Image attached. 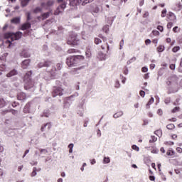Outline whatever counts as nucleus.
Wrapping results in <instances>:
<instances>
[{
  "label": "nucleus",
  "mask_w": 182,
  "mask_h": 182,
  "mask_svg": "<svg viewBox=\"0 0 182 182\" xmlns=\"http://www.w3.org/2000/svg\"><path fill=\"white\" fill-rule=\"evenodd\" d=\"M165 144H166L167 146H173L174 145V142L169 141L165 142Z\"/></svg>",
  "instance_id": "obj_50"
},
{
  "label": "nucleus",
  "mask_w": 182,
  "mask_h": 182,
  "mask_svg": "<svg viewBox=\"0 0 182 182\" xmlns=\"http://www.w3.org/2000/svg\"><path fill=\"white\" fill-rule=\"evenodd\" d=\"M152 33H153V35H154L155 36H159V35H160V32H159V31H157V30H154V31H152Z\"/></svg>",
  "instance_id": "obj_45"
},
{
  "label": "nucleus",
  "mask_w": 182,
  "mask_h": 182,
  "mask_svg": "<svg viewBox=\"0 0 182 182\" xmlns=\"http://www.w3.org/2000/svg\"><path fill=\"white\" fill-rule=\"evenodd\" d=\"M85 60V56L83 55H70L66 59V65L69 68H73V66H77L80 65L82 62Z\"/></svg>",
  "instance_id": "obj_1"
},
{
  "label": "nucleus",
  "mask_w": 182,
  "mask_h": 182,
  "mask_svg": "<svg viewBox=\"0 0 182 182\" xmlns=\"http://www.w3.org/2000/svg\"><path fill=\"white\" fill-rule=\"evenodd\" d=\"M176 151H177V153L181 154L182 153V148L181 147H177L176 148Z\"/></svg>",
  "instance_id": "obj_63"
},
{
  "label": "nucleus",
  "mask_w": 182,
  "mask_h": 182,
  "mask_svg": "<svg viewBox=\"0 0 182 182\" xmlns=\"http://www.w3.org/2000/svg\"><path fill=\"white\" fill-rule=\"evenodd\" d=\"M21 66L23 69H28L31 66V59H26L21 63Z\"/></svg>",
  "instance_id": "obj_8"
},
{
  "label": "nucleus",
  "mask_w": 182,
  "mask_h": 182,
  "mask_svg": "<svg viewBox=\"0 0 182 182\" xmlns=\"http://www.w3.org/2000/svg\"><path fill=\"white\" fill-rule=\"evenodd\" d=\"M165 49H166V47H164V46H163V45H159L156 48V50H157V52H159V53H161V52H164Z\"/></svg>",
  "instance_id": "obj_19"
},
{
  "label": "nucleus",
  "mask_w": 182,
  "mask_h": 182,
  "mask_svg": "<svg viewBox=\"0 0 182 182\" xmlns=\"http://www.w3.org/2000/svg\"><path fill=\"white\" fill-rule=\"evenodd\" d=\"M33 14H39V12H42V8L41 7H36L33 11Z\"/></svg>",
  "instance_id": "obj_30"
},
{
  "label": "nucleus",
  "mask_w": 182,
  "mask_h": 182,
  "mask_svg": "<svg viewBox=\"0 0 182 182\" xmlns=\"http://www.w3.org/2000/svg\"><path fill=\"white\" fill-rule=\"evenodd\" d=\"M32 70L27 71L26 74L23 76V82H28V80H32V75H33Z\"/></svg>",
  "instance_id": "obj_9"
},
{
  "label": "nucleus",
  "mask_w": 182,
  "mask_h": 182,
  "mask_svg": "<svg viewBox=\"0 0 182 182\" xmlns=\"http://www.w3.org/2000/svg\"><path fill=\"white\" fill-rule=\"evenodd\" d=\"M18 100H26V94L25 92H19L17 95Z\"/></svg>",
  "instance_id": "obj_12"
},
{
  "label": "nucleus",
  "mask_w": 182,
  "mask_h": 182,
  "mask_svg": "<svg viewBox=\"0 0 182 182\" xmlns=\"http://www.w3.org/2000/svg\"><path fill=\"white\" fill-rule=\"evenodd\" d=\"M21 56H22L23 58H31V54L28 53L27 51L23 50L21 52Z\"/></svg>",
  "instance_id": "obj_20"
},
{
  "label": "nucleus",
  "mask_w": 182,
  "mask_h": 182,
  "mask_svg": "<svg viewBox=\"0 0 182 182\" xmlns=\"http://www.w3.org/2000/svg\"><path fill=\"white\" fill-rule=\"evenodd\" d=\"M97 58L99 59H100V60H105V59H106V54H105V53H103L102 52H99Z\"/></svg>",
  "instance_id": "obj_16"
},
{
  "label": "nucleus",
  "mask_w": 182,
  "mask_h": 182,
  "mask_svg": "<svg viewBox=\"0 0 182 182\" xmlns=\"http://www.w3.org/2000/svg\"><path fill=\"white\" fill-rule=\"evenodd\" d=\"M52 65V61L50 60H46L44 62V66L45 68H49Z\"/></svg>",
  "instance_id": "obj_33"
},
{
  "label": "nucleus",
  "mask_w": 182,
  "mask_h": 182,
  "mask_svg": "<svg viewBox=\"0 0 182 182\" xmlns=\"http://www.w3.org/2000/svg\"><path fill=\"white\" fill-rule=\"evenodd\" d=\"M51 96L52 97H56V96H63V88L58 86L53 87Z\"/></svg>",
  "instance_id": "obj_4"
},
{
  "label": "nucleus",
  "mask_w": 182,
  "mask_h": 182,
  "mask_svg": "<svg viewBox=\"0 0 182 182\" xmlns=\"http://www.w3.org/2000/svg\"><path fill=\"white\" fill-rule=\"evenodd\" d=\"M5 106H6V101L4 98H0V109L5 107Z\"/></svg>",
  "instance_id": "obj_21"
},
{
  "label": "nucleus",
  "mask_w": 182,
  "mask_h": 182,
  "mask_svg": "<svg viewBox=\"0 0 182 182\" xmlns=\"http://www.w3.org/2000/svg\"><path fill=\"white\" fill-rule=\"evenodd\" d=\"M154 134H156V136L160 137V136H161V134H162L161 129H158V130L155 131Z\"/></svg>",
  "instance_id": "obj_36"
},
{
  "label": "nucleus",
  "mask_w": 182,
  "mask_h": 182,
  "mask_svg": "<svg viewBox=\"0 0 182 182\" xmlns=\"http://www.w3.org/2000/svg\"><path fill=\"white\" fill-rule=\"evenodd\" d=\"M166 15H167V10L164 9L161 11V18H166Z\"/></svg>",
  "instance_id": "obj_38"
},
{
  "label": "nucleus",
  "mask_w": 182,
  "mask_h": 182,
  "mask_svg": "<svg viewBox=\"0 0 182 182\" xmlns=\"http://www.w3.org/2000/svg\"><path fill=\"white\" fill-rule=\"evenodd\" d=\"M50 73L51 76H52L53 78L56 77V75H57V74H56V68H55L54 70L52 69V70H50Z\"/></svg>",
  "instance_id": "obj_31"
},
{
  "label": "nucleus",
  "mask_w": 182,
  "mask_h": 182,
  "mask_svg": "<svg viewBox=\"0 0 182 182\" xmlns=\"http://www.w3.org/2000/svg\"><path fill=\"white\" fill-rule=\"evenodd\" d=\"M173 32H174V33H177V32H178V26H175L173 28Z\"/></svg>",
  "instance_id": "obj_59"
},
{
  "label": "nucleus",
  "mask_w": 182,
  "mask_h": 182,
  "mask_svg": "<svg viewBox=\"0 0 182 182\" xmlns=\"http://www.w3.org/2000/svg\"><path fill=\"white\" fill-rule=\"evenodd\" d=\"M26 16H27V21L28 22V21L31 20V13L30 12H27L26 13Z\"/></svg>",
  "instance_id": "obj_57"
},
{
  "label": "nucleus",
  "mask_w": 182,
  "mask_h": 182,
  "mask_svg": "<svg viewBox=\"0 0 182 182\" xmlns=\"http://www.w3.org/2000/svg\"><path fill=\"white\" fill-rule=\"evenodd\" d=\"M171 102V98L170 97L166 98L164 100V103H166V105H168V103H170Z\"/></svg>",
  "instance_id": "obj_44"
},
{
  "label": "nucleus",
  "mask_w": 182,
  "mask_h": 182,
  "mask_svg": "<svg viewBox=\"0 0 182 182\" xmlns=\"http://www.w3.org/2000/svg\"><path fill=\"white\" fill-rule=\"evenodd\" d=\"M104 164H107L110 163V158L109 157H105L103 160Z\"/></svg>",
  "instance_id": "obj_35"
},
{
  "label": "nucleus",
  "mask_w": 182,
  "mask_h": 182,
  "mask_svg": "<svg viewBox=\"0 0 182 182\" xmlns=\"http://www.w3.org/2000/svg\"><path fill=\"white\" fill-rule=\"evenodd\" d=\"M6 113H11V110L10 109H5V110H3L1 114L4 116L5 114H6Z\"/></svg>",
  "instance_id": "obj_43"
},
{
  "label": "nucleus",
  "mask_w": 182,
  "mask_h": 182,
  "mask_svg": "<svg viewBox=\"0 0 182 182\" xmlns=\"http://www.w3.org/2000/svg\"><path fill=\"white\" fill-rule=\"evenodd\" d=\"M67 45H70V46H77L78 45H80V39L77 33H72L70 34L67 40Z\"/></svg>",
  "instance_id": "obj_3"
},
{
  "label": "nucleus",
  "mask_w": 182,
  "mask_h": 182,
  "mask_svg": "<svg viewBox=\"0 0 182 182\" xmlns=\"http://www.w3.org/2000/svg\"><path fill=\"white\" fill-rule=\"evenodd\" d=\"M73 144H70L68 145V148L70 149H69V153H73Z\"/></svg>",
  "instance_id": "obj_39"
},
{
  "label": "nucleus",
  "mask_w": 182,
  "mask_h": 182,
  "mask_svg": "<svg viewBox=\"0 0 182 182\" xmlns=\"http://www.w3.org/2000/svg\"><path fill=\"white\" fill-rule=\"evenodd\" d=\"M79 52L78 50L74 48H70L68 50L67 53H77Z\"/></svg>",
  "instance_id": "obj_27"
},
{
  "label": "nucleus",
  "mask_w": 182,
  "mask_h": 182,
  "mask_svg": "<svg viewBox=\"0 0 182 182\" xmlns=\"http://www.w3.org/2000/svg\"><path fill=\"white\" fill-rule=\"evenodd\" d=\"M6 68L5 67V65L1 64L0 65V72H4Z\"/></svg>",
  "instance_id": "obj_46"
},
{
  "label": "nucleus",
  "mask_w": 182,
  "mask_h": 182,
  "mask_svg": "<svg viewBox=\"0 0 182 182\" xmlns=\"http://www.w3.org/2000/svg\"><path fill=\"white\" fill-rule=\"evenodd\" d=\"M132 149L133 150H135L136 151H139L140 150V148H139V146H137L136 145H132Z\"/></svg>",
  "instance_id": "obj_42"
},
{
  "label": "nucleus",
  "mask_w": 182,
  "mask_h": 182,
  "mask_svg": "<svg viewBox=\"0 0 182 182\" xmlns=\"http://www.w3.org/2000/svg\"><path fill=\"white\" fill-rule=\"evenodd\" d=\"M56 68H57V69H58V70H60V69H62V64L58 63V64L56 65Z\"/></svg>",
  "instance_id": "obj_62"
},
{
  "label": "nucleus",
  "mask_w": 182,
  "mask_h": 182,
  "mask_svg": "<svg viewBox=\"0 0 182 182\" xmlns=\"http://www.w3.org/2000/svg\"><path fill=\"white\" fill-rule=\"evenodd\" d=\"M176 6H177V8H178L179 10H181V9H182V4H181V3H178V4H176Z\"/></svg>",
  "instance_id": "obj_64"
},
{
  "label": "nucleus",
  "mask_w": 182,
  "mask_h": 182,
  "mask_svg": "<svg viewBox=\"0 0 182 182\" xmlns=\"http://www.w3.org/2000/svg\"><path fill=\"white\" fill-rule=\"evenodd\" d=\"M54 4H55V1L49 0L48 1H47V3H42L41 6L43 8H46V9H48V8H50V6H53Z\"/></svg>",
  "instance_id": "obj_10"
},
{
  "label": "nucleus",
  "mask_w": 182,
  "mask_h": 182,
  "mask_svg": "<svg viewBox=\"0 0 182 182\" xmlns=\"http://www.w3.org/2000/svg\"><path fill=\"white\" fill-rule=\"evenodd\" d=\"M122 116H123V112L119 111L113 115V117L114 119H119V117H122Z\"/></svg>",
  "instance_id": "obj_18"
},
{
  "label": "nucleus",
  "mask_w": 182,
  "mask_h": 182,
  "mask_svg": "<svg viewBox=\"0 0 182 182\" xmlns=\"http://www.w3.org/2000/svg\"><path fill=\"white\" fill-rule=\"evenodd\" d=\"M149 70V68H147L146 67H143L141 68V72H143L144 73H146V72H147Z\"/></svg>",
  "instance_id": "obj_60"
},
{
  "label": "nucleus",
  "mask_w": 182,
  "mask_h": 182,
  "mask_svg": "<svg viewBox=\"0 0 182 182\" xmlns=\"http://www.w3.org/2000/svg\"><path fill=\"white\" fill-rule=\"evenodd\" d=\"M10 112H11L12 113V114H18V111L17 110H15V109H10Z\"/></svg>",
  "instance_id": "obj_54"
},
{
  "label": "nucleus",
  "mask_w": 182,
  "mask_h": 182,
  "mask_svg": "<svg viewBox=\"0 0 182 182\" xmlns=\"http://www.w3.org/2000/svg\"><path fill=\"white\" fill-rule=\"evenodd\" d=\"M5 39H8L7 42L9 43V46H11L14 41H18L22 38V32L18 31L15 33H6L4 34Z\"/></svg>",
  "instance_id": "obj_2"
},
{
  "label": "nucleus",
  "mask_w": 182,
  "mask_h": 182,
  "mask_svg": "<svg viewBox=\"0 0 182 182\" xmlns=\"http://www.w3.org/2000/svg\"><path fill=\"white\" fill-rule=\"evenodd\" d=\"M157 29H158V31H159L160 32H163V31H164V28L163 27V26H157Z\"/></svg>",
  "instance_id": "obj_48"
},
{
  "label": "nucleus",
  "mask_w": 182,
  "mask_h": 182,
  "mask_svg": "<svg viewBox=\"0 0 182 182\" xmlns=\"http://www.w3.org/2000/svg\"><path fill=\"white\" fill-rule=\"evenodd\" d=\"M166 129H168V130H174V129H176V125H174V124H167Z\"/></svg>",
  "instance_id": "obj_25"
},
{
  "label": "nucleus",
  "mask_w": 182,
  "mask_h": 182,
  "mask_svg": "<svg viewBox=\"0 0 182 182\" xmlns=\"http://www.w3.org/2000/svg\"><path fill=\"white\" fill-rule=\"evenodd\" d=\"M20 22H21V18H19V17H16V18L11 19L12 23H19Z\"/></svg>",
  "instance_id": "obj_26"
},
{
  "label": "nucleus",
  "mask_w": 182,
  "mask_h": 182,
  "mask_svg": "<svg viewBox=\"0 0 182 182\" xmlns=\"http://www.w3.org/2000/svg\"><path fill=\"white\" fill-rule=\"evenodd\" d=\"M29 107H30L29 104H26V106H25L24 108H23V112H24L25 113H29V112H30Z\"/></svg>",
  "instance_id": "obj_29"
},
{
  "label": "nucleus",
  "mask_w": 182,
  "mask_h": 182,
  "mask_svg": "<svg viewBox=\"0 0 182 182\" xmlns=\"http://www.w3.org/2000/svg\"><path fill=\"white\" fill-rule=\"evenodd\" d=\"M153 103H154V98L151 97L146 105V109H150V105H153Z\"/></svg>",
  "instance_id": "obj_17"
},
{
  "label": "nucleus",
  "mask_w": 182,
  "mask_h": 182,
  "mask_svg": "<svg viewBox=\"0 0 182 182\" xmlns=\"http://www.w3.org/2000/svg\"><path fill=\"white\" fill-rule=\"evenodd\" d=\"M167 28L168 29H171V28H173V22L168 23Z\"/></svg>",
  "instance_id": "obj_52"
},
{
  "label": "nucleus",
  "mask_w": 182,
  "mask_h": 182,
  "mask_svg": "<svg viewBox=\"0 0 182 182\" xmlns=\"http://www.w3.org/2000/svg\"><path fill=\"white\" fill-rule=\"evenodd\" d=\"M103 31L105 33H109V27L107 26H105L103 28Z\"/></svg>",
  "instance_id": "obj_55"
},
{
  "label": "nucleus",
  "mask_w": 182,
  "mask_h": 182,
  "mask_svg": "<svg viewBox=\"0 0 182 182\" xmlns=\"http://www.w3.org/2000/svg\"><path fill=\"white\" fill-rule=\"evenodd\" d=\"M36 171H39V170H38V168H37L36 167H34V168H33V171H32V173H31V177H35V176H36Z\"/></svg>",
  "instance_id": "obj_32"
},
{
  "label": "nucleus",
  "mask_w": 182,
  "mask_h": 182,
  "mask_svg": "<svg viewBox=\"0 0 182 182\" xmlns=\"http://www.w3.org/2000/svg\"><path fill=\"white\" fill-rule=\"evenodd\" d=\"M168 18L169 21H176V19H177V17L176 16L174 13L169 12L168 14Z\"/></svg>",
  "instance_id": "obj_14"
},
{
  "label": "nucleus",
  "mask_w": 182,
  "mask_h": 182,
  "mask_svg": "<svg viewBox=\"0 0 182 182\" xmlns=\"http://www.w3.org/2000/svg\"><path fill=\"white\" fill-rule=\"evenodd\" d=\"M151 43V39H146L145 40V45H150Z\"/></svg>",
  "instance_id": "obj_58"
},
{
  "label": "nucleus",
  "mask_w": 182,
  "mask_h": 182,
  "mask_svg": "<svg viewBox=\"0 0 182 182\" xmlns=\"http://www.w3.org/2000/svg\"><path fill=\"white\" fill-rule=\"evenodd\" d=\"M166 43H171V45L173 46V43H171V38H167L166 39Z\"/></svg>",
  "instance_id": "obj_56"
},
{
  "label": "nucleus",
  "mask_w": 182,
  "mask_h": 182,
  "mask_svg": "<svg viewBox=\"0 0 182 182\" xmlns=\"http://www.w3.org/2000/svg\"><path fill=\"white\" fill-rule=\"evenodd\" d=\"M50 15V12L44 13L41 15L42 21H45V19H47V18H49Z\"/></svg>",
  "instance_id": "obj_23"
},
{
  "label": "nucleus",
  "mask_w": 182,
  "mask_h": 182,
  "mask_svg": "<svg viewBox=\"0 0 182 182\" xmlns=\"http://www.w3.org/2000/svg\"><path fill=\"white\" fill-rule=\"evenodd\" d=\"M94 42L95 45H99V43H102V40H100V38H95Z\"/></svg>",
  "instance_id": "obj_41"
},
{
  "label": "nucleus",
  "mask_w": 182,
  "mask_h": 182,
  "mask_svg": "<svg viewBox=\"0 0 182 182\" xmlns=\"http://www.w3.org/2000/svg\"><path fill=\"white\" fill-rule=\"evenodd\" d=\"M99 38L102 39V41L104 42V45L101 46V49L105 50V49H106V48H107V50H109L110 48L109 47V44L107 43V38L106 37L103 36V35H102V34L99 35Z\"/></svg>",
  "instance_id": "obj_6"
},
{
  "label": "nucleus",
  "mask_w": 182,
  "mask_h": 182,
  "mask_svg": "<svg viewBox=\"0 0 182 182\" xmlns=\"http://www.w3.org/2000/svg\"><path fill=\"white\" fill-rule=\"evenodd\" d=\"M46 126H48V129L50 130V128L52 127V124H50V123L48 122V123L41 126V132H44L45 128L46 127Z\"/></svg>",
  "instance_id": "obj_15"
},
{
  "label": "nucleus",
  "mask_w": 182,
  "mask_h": 182,
  "mask_svg": "<svg viewBox=\"0 0 182 182\" xmlns=\"http://www.w3.org/2000/svg\"><path fill=\"white\" fill-rule=\"evenodd\" d=\"M124 45V40H122L119 43V46H120L119 49H122Z\"/></svg>",
  "instance_id": "obj_61"
},
{
  "label": "nucleus",
  "mask_w": 182,
  "mask_h": 182,
  "mask_svg": "<svg viewBox=\"0 0 182 182\" xmlns=\"http://www.w3.org/2000/svg\"><path fill=\"white\" fill-rule=\"evenodd\" d=\"M177 112H180V107H175L172 109V113H177Z\"/></svg>",
  "instance_id": "obj_40"
},
{
  "label": "nucleus",
  "mask_w": 182,
  "mask_h": 182,
  "mask_svg": "<svg viewBox=\"0 0 182 182\" xmlns=\"http://www.w3.org/2000/svg\"><path fill=\"white\" fill-rule=\"evenodd\" d=\"M155 141H157V137L156 136H151L149 143H155Z\"/></svg>",
  "instance_id": "obj_34"
},
{
  "label": "nucleus",
  "mask_w": 182,
  "mask_h": 182,
  "mask_svg": "<svg viewBox=\"0 0 182 182\" xmlns=\"http://www.w3.org/2000/svg\"><path fill=\"white\" fill-rule=\"evenodd\" d=\"M178 50H180V46H175L172 48V52L174 53L178 52Z\"/></svg>",
  "instance_id": "obj_37"
},
{
  "label": "nucleus",
  "mask_w": 182,
  "mask_h": 182,
  "mask_svg": "<svg viewBox=\"0 0 182 182\" xmlns=\"http://www.w3.org/2000/svg\"><path fill=\"white\" fill-rule=\"evenodd\" d=\"M169 69H171V70H174V69H176V64H171L169 65Z\"/></svg>",
  "instance_id": "obj_49"
},
{
  "label": "nucleus",
  "mask_w": 182,
  "mask_h": 182,
  "mask_svg": "<svg viewBox=\"0 0 182 182\" xmlns=\"http://www.w3.org/2000/svg\"><path fill=\"white\" fill-rule=\"evenodd\" d=\"M21 2V6L25 7L28 4H29V1L31 0H20Z\"/></svg>",
  "instance_id": "obj_28"
},
{
  "label": "nucleus",
  "mask_w": 182,
  "mask_h": 182,
  "mask_svg": "<svg viewBox=\"0 0 182 182\" xmlns=\"http://www.w3.org/2000/svg\"><path fill=\"white\" fill-rule=\"evenodd\" d=\"M176 155V151H174L172 149H169L166 151V156H175Z\"/></svg>",
  "instance_id": "obj_22"
},
{
  "label": "nucleus",
  "mask_w": 182,
  "mask_h": 182,
  "mask_svg": "<svg viewBox=\"0 0 182 182\" xmlns=\"http://www.w3.org/2000/svg\"><path fill=\"white\" fill-rule=\"evenodd\" d=\"M31 24L29 22L25 23L21 25V31H26V29H31Z\"/></svg>",
  "instance_id": "obj_11"
},
{
  "label": "nucleus",
  "mask_w": 182,
  "mask_h": 182,
  "mask_svg": "<svg viewBox=\"0 0 182 182\" xmlns=\"http://www.w3.org/2000/svg\"><path fill=\"white\" fill-rule=\"evenodd\" d=\"M38 68H45V63H39L38 64Z\"/></svg>",
  "instance_id": "obj_51"
},
{
  "label": "nucleus",
  "mask_w": 182,
  "mask_h": 182,
  "mask_svg": "<svg viewBox=\"0 0 182 182\" xmlns=\"http://www.w3.org/2000/svg\"><path fill=\"white\" fill-rule=\"evenodd\" d=\"M85 55L87 58H90V56H92V50L87 48L85 51Z\"/></svg>",
  "instance_id": "obj_24"
},
{
  "label": "nucleus",
  "mask_w": 182,
  "mask_h": 182,
  "mask_svg": "<svg viewBox=\"0 0 182 182\" xmlns=\"http://www.w3.org/2000/svg\"><path fill=\"white\" fill-rule=\"evenodd\" d=\"M58 4H60V2H62V4H60V6L59 7L57 8L56 11L54 12V15H59L60 14V12H62L60 11V9H62V11H63V9H65V8H66V2L64 1L63 0H58Z\"/></svg>",
  "instance_id": "obj_5"
},
{
  "label": "nucleus",
  "mask_w": 182,
  "mask_h": 182,
  "mask_svg": "<svg viewBox=\"0 0 182 182\" xmlns=\"http://www.w3.org/2000/svg\"><path fill=\"white\" fill-rule=\"evenodd\" d=\"M35 86V82L32 80H29L27 81H24V89L25 90H29V89H32Z\"/></svg>",
  "instance_id": "obj_7"
},
{
  "label": "nucleus",
  "mask_w": 182,
  "mask_h": 182,
  "mask_svg": "<svg viewBox=\"0 0 182 182\" xmlns=\"http://www.w3.org/2000/svg\"><path fill=\"white\" fill-rule=\"evenodd\" d=\"M16 75H18V70L13 69L6 74V76L7 77H12V76H16Z\"/></svg>",
  "instance_id": "obj_13"
},
{
  "label": "nucleus",
  "mask_w": 182,
  "mask_h": 182,
  "mask_svg": "<svg viewBox=\"0 0 182 182\" xmlns=\"http://www.w3.org/2000/svg\"><path fill=\"white\" fill-rule=\"evenodd\" d=\"M178 72L182 73V58L181 59L180 65H179V68H178Z\"/></svg>",
  "instance_id": "obj_47"
},
{
  "label": "nucleus",
  "mask_w": 182,
  "mask_h": 182,
  "mask_svg": "<svg viewBox=\"0 0 182 182\" xmlns=\"http://www.w3.org/2000/svg\"><path fill=\"white\" fill-rule=\"evenodd\" d=\"M139 95H140V96H141V97H144V96H146V92H145L144 91H143V90H141V91L139 92Z\"/></svg>",
  "instance_id": "obj_53"
}]
</instances>
